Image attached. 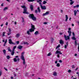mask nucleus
<instances>
[{
	"instance_id": "nucleus-1",
	"label": "nucleus",
	"mask_w": 79,
	"mask_h": 79,
	"mask_svg": "<svg viewBox=\"0 0 79 79\" xmlns=\"http://www.w3.org/2000/svg\"><path fill=\"white\" fill-rule=\"evenodd\" d=\"M71 28H68V30L69 31H68V33L69 34V36H66V35H64V38H65V40H66L67 41H68V40H69L70 39L69 36L71 35V33H72L71 31Z\"/></svg>"
},
{
	"instance_id": "nucleus-2",
	"label": "nucleus",
	"mask_w": 79,
	"mask_h": 79,
	"mask_svg": "<svg viewBox=\"0 0 79 79\" xmlns=\"http://www.w3.org/2000/svg\"><path fill=\"white\" fill-rule=\"evenodd\" d=\"M21 7L22 8H23V11H24L23 12V14H28L29 13L27 12V8L26 7V6H21Z\"/></svg>"
},
{
	"instance_id": "nucleus-3",
	"label": "nucleus",
	"mask_w": 79,
	"mask_h": 79,
	"mask_svg": "<svg viewBox=\"0 0 79 79\" xmlns=\"http://www.w3.org/2000/svg\"><path fill=\"white\" fill-rule=\"evenodd\" d=\"M29 17L30 19H32L33 21H36V17H34V15L33 14H30L29 15Z\"/></svg>"
},
{
	"instance_id": "nucleus-4",
	"label": "nucleus",
	"mask_w": 79,
	"mask_h": 79,
	"mask_svg": "<svg viewBox=\"0 0 79 79\" xmlns=\"http://www.w3.org/2000/svg\"><path fill=\"white\" fill-rule=\"evenodd\" d=\"M31 28L29 29L30 32H34V30L35 29L34 25H33L32 24H31Z\"/></svg>"
},
{
	"instance_id": "nucleus-5",
	"label": "nucleus",
	"mask_w": 79,
	"mask_h": 79,
	"mask_svg": "<svg viewBox=\"0 0 79 79\" xmlns=\"http://www.w3.org/2000/svg\"><path fill=\"white\" fill-rule=\"evenodd\" d=\"M21 58L22 60H23V64L24 65L26 66H26H27V64H26V61H25V59H24V56H21Z\"/></svg>"
},
{
	"instance_id": "nucleus-6",
	"label": "nucleus",
	"mask_w": 79,
	"mask_h": 79,
	"mask_svg": "<svg viewBox=\"0 0 79 79\" xmlns=\"http://www.w3.org/2000/svg\"><path fill=\"white\" fill-rule=\"evenodd\" d=\"M34 1H36L37 2V3H39V2H42V0H28V1L29 2H34Z\"/></svg>"
},
{
	"instance_id": "nucleus-7",
	"label": "nucleus",
	"mask_w": 79,
	"mask_h": 79,
	"mask_svg": "<svg viewBox=\"0 0 79 79\" xmlns=\"http://www.w3.org/2000/svg\"><path fill=\"white\" fill-rule=\"evenodd\" d=\"M9 43L10 44H13L14 45H15V43L12 42V40H11V39H9Z\"/></svg>"
},
{
	"instance_id": "nucleus-8",
	"label": "nucleus",
	"mask_w": 79,
	"mask_h": 79,
	"mask_svg": "<svg viewBox=\"0 0 79 79\" xmlns=\"http://www.w3.org/2000/svg\"><path fill=\"white\" fill-rule=\"evenodd\" d=\"M55 54H60V55H62V53L60 52V51L57 50L56 52L55 53Z\"/></svg>"
},
{
	"instance_id": "nucleus-9",
	"label": "nucleus",
	"mask_w": 79,
	"mask_h": 79,
	"mask_svg": "<svg viewBox=\"0 0 79 79\" xmlns=\"http://www.w3.org/2000/svg\"><path fill=\"white\" fill-rule=\"evenodd\" d=\"M15 58H14L13 60L14 62H17V58H18V56H15Z\"/></svg>"
},
{
	"instance_id": "nucleus-10",
	"label": "nucleus",
	"mask_w": 79,
	"mask_h": 79,
	"mask_svg": "<svg viewBox=\"0 0 79 79\" xmlns=\"http://www.w3.org/2000/svg\"><path fill=\"white\" fill-rule=\"evenodd\" d=\"M41 8L42 10H46L47 9V8L46 7V6H41Z\"/></svg>"
},
{
	"instance_id": "nucleus-11",
	"label": "nucleus",
	"mask_w": 79,
	"mask_h": 79,
	"mask_svg": "<svg viewBox=\"0 0 79 79\" xmlns=\"http://www.w3.org/2000/svg\"><path fill=\"white\" fill-rule=\"evenodd\" d=\"M47 15H49V12H46L45 13L43 14V16H44Z\"/></svg>"
},
{
	"instance_id": "nucleus-12",
	"label": "nucleus",
	"mask_w": 79,
	"mask_h": 79,
	"mask_svg": "<svg viewBox=\"0 0 79 79\" xmlns=\"http://www.w3.org/2000/svg\"><path fill=\"white\" fill-rule=\"evenodd\" d=\"M60 44L63 45L64 44V41H63L62 40H60Z\"/></svg>"
},
{
	"instance_id": "nucleus-13",
	"label": "nucleus",
	"mask_w": 79,
	"mask_h": 79,
	"mask_svg": "<svg viewBox=\"0 0 79 79\" xmlns=\"http://www.w3.org/2000/svg\"><path fill=\"white\" fill-rule=\"evenodd\" d=\"M30 8L31 11H33V9L34 8V6L33 5H31L30 6Z\"/></svg>"
},
{
	"instance_id": "nucleus-14",
	"label": "nucleus",
	"mask_w": 79,
	"mask_h": 79,
	"mask_svg": "<svg viewBox=\"0 0 79 79\" xmlns=\"http://www.w3.org/2000/svg\"><path fill=\"white\" fill-rule=\"evenodd\" d=\"M23 48V46L21 45H19L18 47V48L20 50H21V48Z\"/></svg>"
},
{
	"instance_id": "nucleus-15",
	"label": "nucleus",
	"mask_w": 79,
	"mask_h": 79,
	"mask_svg": "<svg viewBox=\"0 0 79 79\" xmlns=\"http://www.w3.org/2000/svg\"><path fill=\"white\" fill-rule=\"evenodd\" d=\"M6 43H7V39L6 40V41L5 42L4 44V47H5V46L6 44Z\"/></svg>"
},
{
	"instance_id": "nucleus-16",
	"label": "nucleus",
	"mask_w": 79,
	"mask_h": 79,
	"mask_svg": "<svg viewBox=\"0 0 79 79\" xmlns=\"http://www.w3.org/2000/svg\"><path fill=\"white\" fill-rule=\"evenodd\" d=\"M65 21L66 22H67V21H68V15H65Z\"/></svg>"
},
{
	"instance_id": "nucleus-17",
	"label": "nucleus",
	"mask_w": 79,
	"mask_h": 79,
	"mask_svg": "<svg viewBox=\"0 0 79 79\" xmlns=\"http://www.w3.org/2000/svg\"><path fill=\"white\" fill-rule=\"evenodd\" d=\"M74 16H76V14H77V10H74Z\"/></svg>"
},
{
	"instance_id": "nucleus-18",
	"label": "nucleus",
	"mask_w": 79,
	"mask_h": 79,
	"mask_svg": "<svg viewBox=\"0 0 79 79\" xmlns=\"http://www.w3.org/2000/svg\"><path fill=\"white\" fill-rule=\"evenodd\" d=\"M8 9V8L7 7H5V8H4L3 9V10L4 11H6V10H7Z\"/></svg>"
},
{
	"instance_id": "nucleus-19",
	"label": "nucleus",
	"mask_w": 79,
	"mask_h": 79,
	"mask_svg": "<svg viewBox=\"0 0 79 79\" xmlns=\"http://www.w3.org/2000/svg\"><path fill=\"white\" fill-rule=\"evenodd\" d=\"M3 52L4 54L5 55L6 53V50H5V49H4L3 50Z\"/></svg>"
},
{
	"instance_id": "nucleus-20",
	"label": "nucleus",
	"mask_w": 79,
	"mask_h": 79,
	"mask_svg": "<svg viewBox=\"0 0 79 79\" xmlns=\"http://www.w3.org/2000/svg\"><path fill=\"white\" fill-rule=\"evenodd\" d=\"M47 3V2L45 1H44L43 2V5H45Z\"/></svg>"
},
{
	"instance_id": "nucleus-21",
	"label": "nucleus",
	"mask_w": 79,
	"mask_h": 79,
	"mask_svg": "<svg viewBox=\"0 0 79 79\" xmlns=\"http://www.w3.org/2000/svg\"><path fill=\"white\" fill-rule=\"evenodd\" d=\"M39 34V31H36V32H35L34 33L35 35H37V34Z\"/></svg>"
},
{
	"instance_id": "nucleus-22",
	"label": "nucleus",
	"mask_w": 79,
	"mask_h": 79,
	"mask_svg": "<svg viewBox=\"0 0 79 79\" xmlns=\"http://www.w3.org/2000/svg\"><path fill=\"white\" fill-rule=\"evenodd\" d=\"M19 34H17L15 36V37L17 38H19Z\"/></svg>"
},
{
	"instance_id": "nucleus-23",
	"label": "nucleus",
	"mask_w": 79,
	"mask_h": 79,
	"mask_svg": "<svg viewBox=\"0 0 79 79\" xmlns=\"http://www.w3.org/2000/svg\"><path fill=\"white\" fill-rule=\"evenodd\" d=\"M23 43L24 45H26H26H29V44H28V43H27V41L23 42Z\"/></svg>"
},
{
	"instance_id": "nucleus-24",
	"label": "nucleus",
	"mask_w": 79,
	"mask_h": 79,
	"mask_svg": "<svg viewBox=\"0 0 79 79\" xmlns=\"http://www.w3.org/2000/svg\"><path fill=\"white\" fill-rule=\"evenodd\" d=\"M9 52H11V50L10 49V47H8L7 48Z\"/></svg>"
},
{
	"instance_id": "nucleus-25",
	"label": "nucleus",
	"mask_w": 79,
	"mask_h": 79,
	"mask_svg": "<svg viewBox=\"0 0 79 79\" xmlns=\"http://www.w3.org/2000/svg\"><path fill=\"white\" fill-rule=\"evenodd\" d=\"M37 10L39 13L40 12V7H38L37 8Z\"/></svg>"
},
{
	"instance_id": "nucleus-26",
	"label": "nucleus",
	"mask_w": 79,
	"mask_h": 79,
	"mask_svg": "<svg viewBox=\"0 0 79 79\" xmlns=\"http://www.w3.org/2000/svg\"><path fill=\"white\" fill-rule=\"evenodd\" d=\"M72 39L73 40H76V38L75 37V36H73L72 38Z\"/></svg>"
},
{
	"instance_id": "nucleus-27",
	"label": "nucleus",
	"mask_w": 79,
	"mask_h": 79,
	"mask_svg": "<svg viewBox=\"0 0 79 79\" xmlns=\"http://www.w3.org/2000/svg\"><path fill=\"white\" fill-rule=\"evenodd\" d=\"M5 34H6V33L5 32H3L2 33V37H4V36H5Z\"/></svg>"
},
{
	"instance_id": "nucleus-28",
	"label": "nucleus",
	"mask_w": 79,
	"mask_h": 79,
	"mask_svg": "<svg viewBox=\"0 0 79 79\" xmlns=\"http://www.w3.org/2000/svg\"><path fill=\"white\" fill-rule=\"evenodd\" d=\"M56 66H57V67H60V64L59 63L57 64Z\"/></svg>"
},
{
	"instance_id": "nucleus-29",
	"label": "nucleus",
	"mask_w": 79,
	"mask_h": 79,
	"mask_svg": "<svg viewBox=\"0 0 79 79\" xmlns=\"http://www.w3.org/2000/svg\"><path fill=\"white\" fill-rule=\"evenodd\" d=\"M6 58H7V60H9V59H10V56L8 55L6 56Z\"/></svg>"
},
{
	"instance_id": "nucleus-30",
	"label": "nucleus",
	"mask_w": 79,
	"mask_h": 79,
	"mask_svg": "<svg viewBox=\"0 0 79 79\" xmlns=\"http://www.w3.org/2000/svg\"><path fill=\"white\" fill-rule=\"evenodd\" d=\"M14 54H15V52L12 51L11 52V55L13 56V55H14Z\"/></svg>"
},
{
	"instance_id": "nucleus-31",
	"label": "nucleus",
	"mask_w": 79,
	"mask_h": 79,
	"mask_svg": "<svg viewBox=\"0 0 79 79\" xmlns=\"http://www.w3.org/2000/svg\"><path fill=\"white\" fill-rule=\"evenodd\" d=\"M75 45H77V41L76 40L75 41Z\"/></svg>"
},
{
	"instance_id": "nucleus-32",
	"label": "nucleus",
	"mask_w": 79,
	"mask_h": 79,
	"mask_svg": "<svg viewBox=\"0 0 79 79\" xmlns=\"http://www.w3.org/2000/svg\"><path fill=\"white\" fill-rule=\"evenodd\" d=\"M74 3V1H72L70 2V5H73V3Z\"/></svg>"
},
{
	"instance_id": "nucleus-33",
	"label": "nucleus",
	"mask_w": 79,
	"mask_h": 79,
	"mask_svg": "<svg viewBox=\"0 0 79 79\" xmlns=\"http://www.w3.org/2000/svg\"><path fill=\"white\" fill-rule=\"evenodd\" d=\"M52 55V53H51V52L49 53L48 55L47 56H50V55Z\"/></svg>"
},
{
	"instance_id": "nucleus-34",
	"label": "nucleus",
	"mask_w": 79,
	"mask_h": 79,
	"mask_svg": "<svg viewBox=\"0 0 79 79\" xmlns=\"http://www.w3.org/2000/svg\"><path fill=\"white\" fill-rule=\"evenodd\" d=\"M22 23H24V18H22Z\"/></svg>"
},
{
	"instance_id": "nucleus-35",
	"label": "nucleus",
	"mask_w": 79,
	"mask_h": 79,
	"mask_svg": "<svg viewBox=\"0 0 79 79\" xmlns=\"http://www.w3.org/2000/svg\"><path fill=\"white\" fill-rule=\"evenodd\" d=\"M59 47H60V45L59 44L56 47V48H59Z\"/></svg>"
},
{
	"instance_id": "nucleus-36",
	"label": "nucleus",
	"mask_w": 79,
	"mask_h": 79,
	"mask_svg": "<svg viewBox=\"0 0 79 79\" xmlns=\"http://www.w3.org/2000/svg\"><path fill=\"white\" fill-rule=\"evenodd\" d=\"M39 4H40V7H41V6H42V3L41 2H40L39 3Z\"/></svg>"
},
{
	"instance_id": "nucleus-37",
	"label": "nucleus",
	"mask_w": 79,
	"mask_h": 79,
	"mask_svg": "<svg viewBox=\"0 0 79 79\" xmlns=\"http://www.w3.org/2000/svg\"><path fill=\"white\" fill-rule=\"evenodd\" d=\"M24 52H23L21 53L22 56H24Z\"/></svg>"
},
{
	"instance_id": "nucleus-38",
	"label": "nucleus",
	"mask_w": 79,
	"mask_h": 79,
	"mask_svg": "<svg viewBox=\"0 0 79 79\" xmlns=\"http://www.w3.org/2000/svg\"><path fill=\"white\" fill-rule=\"evenodd\" d=\"M54 76H56V73L55 72L53 73Z\"/></svg>"
},
{
	"instance_id": "nucleus-39",
	"label": "nucleus",
	"mask_w": 79,
	"mask_h": 79,
	"mask_svg": "<svg viewBox=\"0 0 79 79\" xmlns=\"http://www.w3.org/2000/svg\"><path fill=\"white\" fill-rule=\"evenodd\" d=\"M51 43H53V38H52V40H51Z\"/></svg>"
},
{
	"instance_id": "nucleus-40",
	"label": "nucleus",
	"mask_w": 79,
	"mask_h": 79,
	"mask_svg": "<svg viewBox=\"0 0 79 79\" xmlns=\"http://www.w3.org/2000/svg\"><path fill=\"white\" fill-rule=\"evenodd\" d=\"M72 68H76V67L74 65H72Z\"/></svg>"
},
{
	"instance_id": "nucleus-41",
	"label": "nucleus",
	"mask_w": 79,
	"mask_h": 79,
	"mask_svg": "<svg viewBox=\"0 0 79 79\" xmlns=\"http://www.w3.org/2000/svg\"><path fill=\"white\" fill-rule=\"evenodd\" d=\"M29 32H30V31H27V34H28V35H30V33H29Z\"/></svg>"
},
{
	"instance_id": "nucleus-42",
	"label": "nucleus",
	"mask_w": 79,
	"mask_h": 79,
	"mask_svg": "<svg viewBox=\"0 0 79 79\" xmlns=\"http://www.w3.org/2000/svg\"><path fill=\"white\" fill-rule=\"evenodd\" d=\"M73 35V36H75V34L74 33V32H72Z\"/></svg>"
},
{
	"instance_id": "nucleus-43",
	"label": "nucleus",
	"mask_w": 79,
	"mask_h": 79,
	"mask_svg": "<svg viewBox=\"0 0 79 79\" xmlns=\"http://www.w3.org/2000/svg\"><path fill=\"white\" fill-rule=\"evenodd\" d=\"M16 43L17 44H19V41H17L16 42Z\"/></svg>"
},
{
	"instance_id": "nucleus-44",
	"label": "nucleus",
	"mask_w": 79,
	"mask_h": 79,
	"mask_svg": "<svg viewBox=\"0 0 79 79\" xmlns=\"http://www.w3.org/2000/svg\"><path fill=\"white\" fill-rule=\"evenodd\" d=\"M10 34H11V32H10L9 33H7L8 35H10Z\"/></svg>"
},
{
	"instance_id": "nucleus-45",
	"label": "nucleus",
	"mask_w": 79,
	"mask_h": 79,
	"mask_svg": "<svg viewBox=\"0 0 79 79\" xmlns=\"http://www.w3.org/2000/svg\"><path fill=\"white\" fill-rule=\"evenodd\" d=\"M9 31V32H11V29H10V28H8Z\"/></svg>"
},
{
	"instance_id": "nucleus-46",
	"label": "nucleus",
	"mask_w": 79,
	"mask_h": 79,
	"mask_svg": "<svg viewBox=\"0 0 79 79\" xmlns=\"http://www.w3.org/2000/svg\"><path fill=\"white\" fill-rule=\"evenodd\" d=\"M67 47H68V46L66 45H65L64 46L65 48H67Z\"/></svg>"
},
{
	"instance_id": "nucleus-47",
	"label": "nucleus",
	"mask_w": 79,
	"mask_h": 79,
	"mask_svg": "<svg viewBox=\"0 0 79 79\" xmlns=\"http://www.w3.org/2000/svg\"><path fill=\"white\" fill-rule=\"evenodd\" d=\"M76 7L77 8H79V5H77L76 6Z\"/></svg>"
},
{
	"instance_id": "nucleus-48",
	"label": "nucleus",
	"mask_w": 79,
	"mask_h": 79,
	"mask_svg": "<svg viewBox=\"0 0 79 79\" xmlns=\"http://www.w3.org/2000/svg\"><path fill=\"white\" fill-rule=\"evenodd\" d=\"M16 48V46H15L14 47L13 49H15Z\"/></svg>"
},
{
	"instance_id": "nucleus-49",
	"label": "nucleus",
	"mask_w": 79,
	"mask_h": 79,
	"mask_svg": "<svg viewBox=\"0 0 79 79\" xmlns=\"http://www.w3.org/2000/svg\"><path fill=\"white\" fill-rule=\"evenodd\" d=\"M68 72H69V73H71V70H69L68 71Z\"/></svg>"
},
{
	"instance_id": "nucleus-50",
	"label": "nucleus",
	"mask_w": 79,
	"mask_h": 79,
	"mask_svg": "<svg viewBox=\"0 0 79 79\" xmlns=\"http://www.w3.org/2000/svg\"><path fill=\"white\" fill-rule=\"evenodd\" d=\"M37 12H38L37 10H35V13H37Z\"/></svg>"
},
{
	"instance_id": "nucleus-51",
	"label": "nucleus",
	"mask_w": 79,
	"mask_h": 79,
	"mask_svg": "<svg viewBox=\"0 0 79 79\" xmlns=\"http://www.w3.org/2000/svg\"><path fill=\"white\" fill-rule=\"evenodd\" d=\"M66 45H67V46H68V42L67 41L66 42Z\"/></svg>"
},
{
	"instance_id": "nucleus-52",
	"label": "nucleus",
	"mask_w": 79,
	"mask_h": 79,
	"mask_svg": "<svg viewBox=\"0 0 79 79\" xmlns=\"http://www.w3.org/2000/svg\"><path fill=\"white\" fill-rule=\"evenodd\" d=\"M28 75V73H26L25 74V76H27Z\"/></svg>"
},
{
	"instance_id": "nucleus-53",
	"label": "nucleus",
	"mask_w": 79,
	"mask_h": 79,
	"mask_svg": "<svg viewBox=\"0 0 79 79\" xmlns=\"http://www.w3.org/2000/svg\"><path fill=\"white\" fill-rule=\"evenodd\" d=\"M4 4V3H2L1 4V6H3Z\"/></svg>"
},
{
	"instance_id": "nucleus-54",
	"label": "nucleus",
	"mask_w": 79,
	"mask_h": 79,
	"mask_svg": "<svg viewBox=\"0 0 79 79\" xmlns=\"http://www.w3.org/2000/svg\"><path fill=\"white\" fill-rule=\"evenodd\" d=\"M44 24H47V23L45 22L44 23Z\"/></svg>"
},
{
	"instance_id": "nucleus-55",
	"label": "nucleus",
	"mask_w": 79,
	"mask_h": 79,
	"mask_svg": "<svg viewBox=\"0 0 79 79\" xmlns=\"http://www.w3.org/2000/svg\"><path fill=\"white\" fill-rule=\"evenodd\" d=\"M2 72L1 71L0 72V76H1V75H2Z\"/></svg>"
},
{
	"instance_id": "nucleus-56",
	"label": "nucleus",
	"mask_w": 79,
	"mask_h": 79,
	"mask_svg": "<svg viewBox=\"0 0 79 79\" xmlns=\"http://www.w3.org/2000/svg\"><path fill=\"white\" fill-rule=\"evenodd\" d=\"M59 62H60V63H62V60H60L59 61Z\"/></svg>"
},
{
	"instance_id": "nucleus-57",
	"label": "nucleus",
	"mask_w": 79,
	"mask_h": 79,
	"mask_svg": "<svg viewBox=\"0 0 79 79\" xmlns=\"http://www.w3.org/2000/svg\"><path fill=\"white\" fill-rule=\"evenodd\" d=\"M6 26H8V22H6Z\"/></svg>"
},
{
	"instance_id": "nucleus-58",
	"label": "nucleus",
	"mask_w": 79,
	"mask_h": 79,
	"mask_svg": "<svg viewBox=\"0 0 79 79\" xmlns=\"http://www.w3.org/2000/svg\"><path fill=\"white\" fill-rule=\"evenodd\" d=\"M4 69L5 70H6V71H8V70L7 69L5 68V67L4 68Z\"/></svg>"
},
{
	"instance_id": "nucleus-59",
	"label": "nucleus",
	"mask_w": 79,
	"mask_h": 79,
	"mask_svg": "<svg viewBox=\"0 0 79 79\" xmlns=\"http://www.w3.org/2000/svg\"><path fill=\"white\" fill-rule=\"evenodd\" d=\"M57 63H58V61H55V63H56V64Z\"/></svg>"
},
{
	"instance_id": "nucleus-60",
	"label": "nucleus",
	"mask_w": 79,
	"mask_h": 79,
	"mask_svg": "<svg viewBox=\"0 0 79 79\" xmlns=\"http://www.w3.org/2000/svg\"><path fill=\"white\" fill-rule=\"evenodd\" d=\"M78 52H79V44H78Z\"/></svg>"
},
{
	"instance_id": "nucleus-61",
	"label": "nucleus",
	"mask_w": 79,
	"mask_h": 79,
	"mask_svg": "<svg viewBox=\"0 0 79 79\" xmlns=\"http://www.w3.org/2000/svg\"><path fill=\"white\" fill-rule=\"evenodd\" d=\"M57 57L58 58H60V56H59V54L57 55Z\"/></svg>"
},
{
	"instance_id": "nucleus-62",
	"label": "nucleus",
	"mask_w": 79,
	"mask_h": 79,
	"mask_svg": "<svg viewBox=\"0 0 79 79\" xmlns=\"http://www.w3.org/2000/svg\"><path fill=\"white\" fill-rule=\"evenodd\" d=\"M16 24H17V22H15V24L16 25Z\"/></svg>"
},
{
	"instance_id": "nucleus-63",
	"label": "nucleus",
	"mask_w": 79,
	"mask_h": 79,
	"mask_svg": "<svg viewBox=\"0 0 79 79\" xmlns=\"http://www.w3.org/2000/svg\"><path fill=\"white\" fill-rule=\"evenodd\" d=\"M60 12L61 13H63V10H61Z\"/></svg>"
},
{
	"instance_id": "nucleus-64",
	"label": "nucleus",
	"mask_w": 79,
	"mask_h": 79,
	"mask_svg": "<svg viewBox=\"0 0 79 79\" xmlns=\"http://www.w3.org/2000/svg\"><path fill=\"white\" fill-rule=\"evenodd\" d=\"M19 58H18V59H17V60H18V61H19Z\"/></svg>"
}]
</instances>
